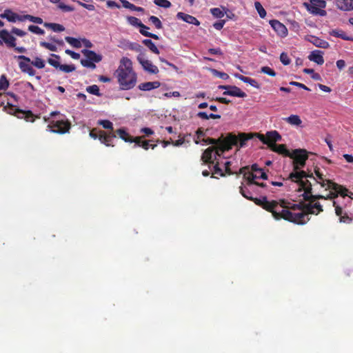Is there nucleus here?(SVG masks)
<instances>
[{
	"label": "nucleus",
	"mask_w": 353,
	"mask_h": 353,
	"mask_svg": "<svg viewBox=\"0 0 353 353\" xmlns=\"http://www.w3.org/2000/svg\"><path fill=\"white\" fill-rule=\"evenodd\" d=\"M293 159V172L289 179L298 183L299 192H303L302 199L314 201L316 199L343 198L348 196V190L327 178L323 171L317 166L313 170H301L309 156H288Z\"/></svg>",
	"instance_id": "obj_1"
},
{
	"label": "nucleus",
	"mask_w": 353,
	"mask_h": 353,
	"mask_svg": "<svg viewBox=\"0 0 353 353\" xmlns=\"http://www.w3.org/2000/svg\"><path fill=\"white\" fill-rule=\"evenodd\" d=\"M335 198H323L316 199L305 203L303 201L299 202L298 204H291L284 199L279 201H268L265 196L261 198L251 197L247 199L252 201L264 209V210L271 212L272 217L275 220L284 219L286 221L293 223L299 225H304L310 219V214L318 215L323 212L322 205L319 203H314L318 199H334Z\"/></svg>",
	"instance_id": "obj_2"
},
{
	"label": "nucleus",
	"mask_w": 353,
	"mask_h": 353,
	"mask_svg": "<svg viewBox=\"0 0 353 353\" xmlns=\"http://www.w3.org/2000/svg\"><path fill=\"white\" fill-rule=\"evenodd\" d=\"M254 137H256L260 141L268 147L273 152H277L279 154H316L314 152H307L305 149H295L291 153L285 147V145L276 144V142L281 141V136L276 131L268 132L265 135L258 134H245L239 133L236 135L232 133L228 134L225 137H221L218 140L210 139V143L216 144L219 150L221 152H228L233 146L237 148H244L248 145V142L250 141Z\"/></svg>",
	"instance_id": "obj_3"
},
{
	"label": "nucleus",
	"mask_w": 353,
	"mask_h": 353,
	"mask_svg": "<svg viewBox=\"0 0 353 353\" xmlns=\"http://www.w3.org/2000/svg\"><path fill=\"white\" fill-rule=\"evenodd\" d=\"M116 73L121 90H128L135 86L137 77L132 70L130 59L127 57L122 58Z\"/></svg>",
	"instance_id": "obj_4"
},
{
	"label": "nucleus",
	"mask_w": 353,
	"mask_h": 353,
	"mask_svg": "<svg viewBox=\"0 0 353 353\" xmlns=\"http://www.w3.org/2000/svg\"><path fill=\"white\" fill-rule=\"evenodd\" d=\"M20 97L16 94L8 92L7 93L0 92V107L4 105L7 103V105L4 106L5 110L10 114L16 116L19 119L22 118V110L18 106Z\"/></svg>",
	"instance_id": "obj_5"
},
{
	"label": "nucleus",
	"mask_w": 353,
	"mask_h": 353,
	"mask_svg": "<svg viewBox=\"0 0 353 353\" xmlns=\"http://www.w3.org/2000/svg\"><path fill=\"white\" fill-rule=\"evenodd\" d=\"M117 134L121 139L125 142L134 143V147H141L148 150L150 147L154 148L156 145L150 143V141L143 140L141 137H133L130 136L123 128H120L117 130Z\"/></svg>",
	"instance_id": "obj_6"
},
{
	"label": "nucleus",
	"mask_w": 353,
	"mask_h": 353,
	"mask_svg": "<svg viewBox=\"0 0 353 353\" xmlns=\"http://www.w3.org/2000/svg\"><path fill=\"white\" fill-rule=\"evenodd\" d=\"M304 5L307 11L313 14L322 17L326 15V11L323 10L326 6L325 0H310L308 3H305Z\"/></svg>",
	"instance_id": "obj_7"
},
{
	"label": "nucleus",
	"mask_w": 353,
	"mask_h": 353,
	"mask_svg": "<svg viewBox=\"0 0 353 353\" xmlns=\"http://www.w3.org/2000/svg\"><path fill=\"white\" fill-rule=\"evenodd\" d=\"M90 136L94 139H99L101 143L107 146L113 145V141L116 139V135L112 132L106 133L103 131H97V129H93L90 132Z\"/></svg>",
	"instance_id": "obj_8"
},
{
	"label": "nucleus",
	"mask_w": 353,
	"mask_h": 353,
	"mask_svg": "<svg viewBox=\"0 0 353 353\" xmlns=\"http://www.w3.org/2000/svg\"><path fill=\"white\" fill-rule=\"evenodd\" d=\"M239 174H242L243 178L247 180V186H251L253 181L256 179H267L268 175L264 172H250L248 167H242L239 169Z\"/></svg>",
	"instance_id": "obj_9"
},
{
	"label": "nucleus",
	"mask_w": 353,
	"mask_h": 353,
	"mask_svg": "<svg viewBox=\"0 0 353 353\" xmlns=\"http://www.w3.org/2000/svg\"><path fill=\"white\" fill-rule=\"evenodd\" d=\"M201 157L203 163L209 165V169L211 170V172H212V173L221 176H225L223 170L220 168V167H219L216 156H201Z\"/></svg>",
	"instance_id": "obj_10"
},
{
	"label": "nucleus",
	"mask_w": 353,
	"mask_h": 353,
	"mask_svg": "<svg viewBox=\"0 0 353 353\" xmlns=\"http://www.w3.org/2000/svg\"><path fill=\"white\" fill-rule=\"evenodd\" d=\"M48 128L52 132L63 134L68 131L69 124L63 119L52 120L48 125Z\"/></svg>",
	"instance_id": "obj_11"
},
{
	"label": "nucleus",
	"mask_w": 353,
	"mask_h": 353,
	"mask_svg": "<svg viewBox=\"0 0 353 353\" xmlns=\"http://www.w3.org/2000/svg\"><path fill=\"white\" fill-rule=\"evenodd\" d=\"M137 61L141 65L143 70L147 71L150 74H157L159 72L158 68L153 65L152 63L145 58V55L140 53L137 56Z\"/></svg>",
	"instance_id": "obj_12"
},
{
	"label": "nucleus",
	"mask_w": 353,
	"mask_h": 353,
	"mask_svg": "<svg viewBox=\"0 0 353 353\" xmlns=\"http://www.w3.org/2000/svg\"><path fill=\"white\" fill-rule=\"evenodd\" d=\"M16 39L6 30H0V44L4 43L7 47H15Z\"/></svg>",
	"instance_id": "obj_13"
},
{
	"label": "nucleus",
	"mask_w": 353,
	"mask_h": 353,
	"mask_svg": "<svg viewBox=\"0 0 353 353\" xmlns=\"http://www.w3.org/2000/svg\"><path fill=\"white\" fill-rule=\"evenodd\" d=\"M270 25L281 37H285L288 35V29L282 23L276 19L270 21Z\"/></svg>",
	"instance_id": "obj_14"
},
{
	"label": "nucleus",
	"mask_w": 353,
	"mask_h": 353,
	"mask_svg": "<svg viewBox=\"0 0 353 353\" xmlns=\"http://www.w3.org/2000/svg\"><path fill=\"white\" fill-rule=\"evenodd\" d=\"M0 17L6 19L10 22H16L17 21H22V16H20L11 10H5L3 13L0 14Z\"/></svg>",
	"instance_id": "obj_15"
},
{
	"label": "nucleus",
	"mask_w": 353,
	"mask_h": 353,
	"mask_svg": "<svg viewBox=\"0 0 353 353\" xmlns=\"http://www.w3.org/2000/svg\"><path fill=\"white\" fill-rule=\"evenodd\" d=\"M223 94V95H229L240 98H244L247 96L245 92H243L239 88L235 85H230L228 90L225 91Z\"/></svg>",
	"instance_id": "obj_16"
},
{
	"label": "nucleus",
	"mask_w": 353,
	"mask_h": 353,
	"mask_svg": "<svg viewBox=\"0 0 353 353\" xmlns=\"http://www.w3.org/2000/svg\"><path fill=\"white\" fill-rule=\"evenodd\" d=\"M176 17L177 19H181L183 21L190 24H193L197 26L200 25V22L197 20L196 18L192 15L181 12H179L176 14Z\"/></svg>",
	"instance_id": "obj_17"
},
{
	"label": "nucleus",
	"mask_w": 353,
	"mask_h": 353,
	"mask_svg": "<svg viewBox=\"0 0 353 353\" xmlns=\"http://www.w3.org/2000/svg\"><path fill=\"white\" fill-rule=\"evenodd\" d=\"M323 52L321 50H314L311 52L308 56V59L311 61L316 63L318 65H322L324 63Z\"/></svg>",
	"instance_id": "obj_18"
},
{
	"label": "nucleus",
	"mask_w": 353,
	"mask_h": 353,
	"mask_svg": "<svg viewBox=\"0 0 353 353\" xmlns=\"http://www.w3.org/2000/svg\"><path fill=\"white\" fill-rule=\"evenodd\" d=\"M82 53L84 56L92 61L93 63H99L102 60V56L101 54H97L95 52L90 50H83Z\"/></svg>",
	"instance_id": "obj_19"
},
{
	"label": "nucleus",
	"mask_w": 353,
	"mask_h": 353,
	"mask_svg": "<svg viewBox=\"0 0 353 353\" xmlns=\"http://www.w3.org/2000/svg\"><path fill=\"white\" fill-rule=\"evenodd\" d=\"M308 41L318 48H327L330 46L329 43L327 41L321 39L315 36H310V39H308Z\"/></svg>",
	"instance_id": "obj_20"
},
{
	"label": "nucleus",
	"mask_w": 353,
	"mask_h": 353,
	"mask_svg": "<svg viewBox=\"0 0 353 353\" xmlns=\"http://www.w3.org/2000/svg\"><path fill=\"white\" fill-rule=\"evenodd\" d=\"M160 85L161 83L159 81H150L139 84L138 88L139 90L143 91H150L153 89L158 88Z\"/></svg>",
	"instance_id": "obj_21"
},
{
	"label": "nucleus",
	"mask_w": 353,
	"mask_h": 353,
	"mask_svg": "<svg viewBox=\"0 0 353 353\" xmlns=\"http://www.w3.org/2000/svg\"><path fill=\"white\" fill-rule=\"evenodd\" d=\"M234 76L240 79L241 81H242L244 83H248L250 84V85H252V87L255 88H260V85L258 83V82L254 79H251L250 77H245V76H243L239 73H235L234 74Z\"/></svg>",
	"instance_id": "obj_22"
},
{
	"label": "nucleus",
	"mask_w": 353,
	"mask_h": 353,
	"mask_svg": "<svg viewBox=\"0 0 353 353\" xmlns=\"http://www.w3.org/2000/svg\"><path fill=\"white\" fill-rule=\"evenodd\" d=\"M337 6L341 10H353V0H341L338 2Z\"/></svg>",
	"instance_id": "obj_23"
},
{
	"label": "nucleus",
	"mask_w": 353,
	"mask_h": 353,
	"mask_svg": "<svg viewBox=\"0 0 353 353\" xmlns=\"http://www.w3.org/2000/svg\"><path fill=\"white\" fill-rule=\"evenodd\" d=\"M330 34L337 38H341L345 41H353V38L352 37L347 36L345 32L341 30H332L330 32Z\"/></svg>",
	"instance_id": "obj_24"
},
{
	"label": "nucleus",
	"mask_w": 353,
	"mask_h": 353,
	"mask_svg": "<svg viewBox=\"0 0 353 353\" xmlns=\"http://www.w3.org/2000/svg\"><path fill=\"white\" fill-rule=\"evenodd\" d=\"M50 58L48 59V63L55 68L56 69L60 68L61 64L60 63L61 57L59 55L55 54H51Z\"/></svg>",
	"instance_id": "obj_25"
},
{
	"label": "nucleus",
	"mask_w": 353,
	"mask_h": 353,
	"mask_svg": "<svg viewBox=\"0 0 353 353\" xmlns=\"http://www.w3.org/2000/svg\"><path fill=\"white\" fill-rule=\"evenodd\" d=\"M43 26L55 32H60L65 30L64 26L59 23L46 22L43 23Z\"/></svg>",
	"instance_id": "obj_26"
},
{
	"label": "nucleus",
	"mask_w": 353,
	"mask_h": 353,
	"mask_svg": "<svg viewBox=\"0 0 353 353\" xmlns=\"http://www.w3.org/2000/svg\"><path fill=\"white\" fill-rule=\"evenodd\" d=\"M143 44H144L149 50L154 54H159L160 53L159 49L155 46L154 42L149 39H145L142 41Z\"/></svg>",
	"instance_id": "obj_27"
},
{
	"label": "nucleus",
	"mask_w": 353,
	"mask_h": 353,
	"mask_svg": "<svg viewBox=\"0 0 353 353\" xmlns=\"http://www.w3.org/2000/svg\"><path fill=\"white\" fill-rule=\"evenodd\" d=\"M127 21L132 26L145 28V25L135 17H128Z\"/></svg>",
	"instance_id": "obj_28"
},
{
	"label": "nucleus",
	"mask_w": 353,
	"mask_h": 353,
	"mask_svg": "<svg viewBox=\"0 0 353 353\" xmlns=\"http://www.w3.org/2000/svg\"><path fill=\"white\" fill-rule=\"evenodd\" d=\"M148 29H149V27H148L145 25V28H139V32L144 37H150V38H152V39H154L156 40L159 39V37L158 35L148 32Z\"/></svg>",
	"instance_id": "obj_29"
},
{
	"label": "nucleus",
	"mask_w": 353,
	"mask_h": 353,
	"mask_svg": "<svg viewBox=\"0 0 353 353\" xmlns=\"http://www.w3.org/2000/svg\"><path fill=\"white\" fill-rule=\"evenodd\" d=\"M285 121L288 123L294 125H299L301 123V120L300 117L298 115L295 114L290 115V117L285 119Z\"/></svg>",
	"instance_id": "obj_30"
},
{
	"label": "nucleus",
	"mask_w": 353,
	"mask_h": 353,
	"mask_svg": "<svg viewBox=\"0 0 353 353\" xmlns=\"http://www.w3.org/2000/svg\"><path fill=\"white\" fill-rule=\"evenodd\" d=\"M65 40L74 48H80L81 47V41L76 38L65 37Z\"/></svg>",
	"instance_id": "obj_31"
},
{
	"label": "nucleus",
	"mask_w": 353,
	"mask_h": 353,
	"mask_svg": "<svg viewBox=\"0 0 353 353\" xmlns=\"http://www.w3.org/2000/svg\"><path fill=\"white\" fill-rule=\"evenodd\" d=\"M210 13L215 18L221 19L224 17L225 13L226 12H224L223 10H221L219 8H213L210 9Z\"/></svg>",
	"instance_id": "obj_32"
},
{
	"label": "nucleus",
	"mask_w": 353,
	"mask_h": 353,
	"mask_svg": "<svg viewBox=\"0 0 353 353\" xmlns=\"http://www.w3.org/2000/svg\"><path fill=\"white\" fill-rule=\"evenodd\" d=\"M29 20L30 21L37 23L42 24L43 23V19L39 17H34L30 14H23V21Z\"/></svg>",
	"instance_id": "obj_33"
},
{
	"label": "nucleus",
	"mask_w": 353,
	"mask_h": 353,
	"mask_svg": "<svg viewBox=\"0 0 353 353\" xmlns=\"http://www.w3.org/2000/svg\"><path fill=\"white\" fill-rule=\"evenodd\" d=\"M239 193L247 199H251L252 198L251 190L245 186H239Z\"/></svg>",
	"instance_id": "obj_34"
},
{
	"label": "nucleus",
	"mask_w": 353,
	"mask_h": 353,
	"mask_svg": "<svg viewBox=\"0 0 353 353\" xmlns=\"http://www.w3.org/2000/svg\"><path fill=\"white\" fill-rule=\"evenodd\" d=\"M86 91L88 92H89L90 94L96 95L97 97L101 96V93L99 91V88L98 85H92L90 86H88L86 88Z\"/></svg>",
	"instance_id": "obj_35"
},
{
	"label": "nucleus",
	"mask_w": 353,
	"mask_h": 353,
	"mask_svg": "<svg viewBox=\"0 0 353 353\" xmlns=\"http://www.w3.org/2000/svg\"><path fill=\"white\" fill-rule=\"evenodd\" d=\"M35 118H39V117L32 114L30 110H23V119L26 121L33 122Z\"/></svg>",
	"instance_id": "obj_36"
},
{
	"label": "nucleus",
	"mask_w": 353,
	"mask_h": 353,
	"mask_svg": "<svg viewBox=\"0 0 353 353\" xmlns=\"http://www.w3.org/2000/svg\"><path fill=\"white\" fill-rule=\"evenodd\" d=\"M254 6L256 10H257L261 18H264L266 16V11L262 6L260 2L256 1L254 3Z\"/></svg>",
	"instance_id": "obj_37"
},
{
	"label": "nucleus",
	"mask_w": 353,
	"mask_h": 353,
	"mask_svg": "<svg viewBox=\"0 0 353 353\" xmlns=\"http://www.w3.org/2000/svg\"><path fill=\"white\" fill-rule=\"evenodd\" d=\"M28 30L30 31L31 32L38 34V35H43L45 33V31L40 28L39 26H34V25H30L28 26Z\"/></svg>",
	"instance_id": "obj_38"
},
{
	"label": "nucleus",
	"mask_w": 353,
	"mask_h": 353,
	"mask_svg": "<svg viewBox=\"0 0 353 353\" xmlns=\"http://www.w3.org/2000/svg\"><path fill=\"white\" fill-rule=\"evenodd\" d=\"M149 21L157 29H161L163 28L162 23L160 19L155 16H150Z\"/></svg>",
	"instance_id": "obj_39"
},
{
	"label": "nucleus",
	"mask_w": 353,
	"mask_h": 353,
	"mask_svg": "<svg viewBox=\"0 0 353 353\" xmlns=\"http://www.w3.org/2000/svg\"><path fill=\"white\" fill-rule=\"evenodd\" d=\"M39 45L43 47V48H45L46 49H48L50 51H52V52H57V48L55 45L52 44V43H48V42H46V41H40L39 43Z\"/></svg>",
	"instance_id": "obj_40"
},
{
	"label": "nucleus",
	"mask_w": 353,
	"mask_h": 353,
	"mask_svg": "<svg viewBox=\"0 0 353 353\" xmlns=\"http://www.w3.org/2000/svg\"><path fill=\"white\" fill-rule=\"evenodd\" d=\"M212 73L216 76L222 79L227 80L230 78L229 75L223 72H220L216 69H211Z\"/></svg>",
	"instance_id": "obj_41"
},
{
	"label": "nucleus",
	"mask_w": 353,
	"mask_h": 353,
	"mask_svg": "<svg viewBox=\"0 0 353 353\" xmlns=\"http://www.w3.org/2000/svg\"><path fill=\"white\" fill-rule=\"evenodd\" d=\"M128 48L130 50H134L137 52H141L142 51V46L137 43H133V42H128Z\"/></svg>",
	"instance_id": "obj_42"
},
{
	"label": "nucleus",
	"mask_w": 353,
	"mask_h": 353,
	"mask_svg": "<svg viewBox=\"0 0 353 353\" xmlns=\"http://www.w3.org/2000/svg\"><path fill=\"white\" fill-rule=\"evenodd\" d=\"M81 63L83 67L91 68V69H95L96 65L94 63L89 60L88 59H82L81 60Z\"/></svg>",
	"instance_id": "obj_43"
},
{
	"label": "nucleus",
	"mask_w": 353,
	"mask_h": 353,
	"mask_svg": "<svg viewBox=\"0 0 353 353\" xmlns=\"http://www.w3.org/2000/svg\"><path fill=\"white\" fill-rule=\"evenodd\" d=\"M154 3L157 6L164 8H168L172 6L168 0H154Z\"/></svg>",
	"instance_id": "obj_44"
},
{
	"label": "nucleus",
	"mask_w": 353,
	"mask_h": 353,
	"mask_svg": "<svg viewBox=\"0 0 353 353\" xmlns=\"http://www.w3.org/2000/svg\"><path fill=\"white\" fill-rule=\"evenodd\" d=\"M75 70H76V67L73 64H71V65L61 64V65L59 68V70L66 72V73L72 72L74 71Z\"/></svg>",
	"instance_id": "obj_45"
},
{
	"label": "nucleus",
	"mask_w": 353,
	"mask_h": 353,
	"mask_svg": "<svg viewBox=\"0 0 353 353\" xmlns=\"http://www.w3.org/2000/svg\"><path fill=\"white\" fill-rule=\"evenodd\" d=\"M32 64L39 69L43 68L45 67L44 61L39 57H36L35 59L32 62Z\"/></svg>",
	"instance_id": "obj_46"
},
{
	"label": "nucleus",
	"mask_w": 353,
	"mask_h": 353,
	"mask_svg": "<svg viewBox=\"0 0 353 353\" xmlns=\"http://www.w3.org/2000/svg\"><path fill=\"white\" fill-rule=\"evenodd\" d=\"M99 124L102 125L103 128L112 130L113 129V123L109 120H99Z\"/></svg>",
	"instance_id": "obj_47"
},
{
	"label": "nucleus",
	"mask_w": 353,
	"mask_h": 353,
	"mask_svg": "<svg viewBox=\"0 0 353 353\" xmlns=\"http://www.w3.org/2000/svg\"><path fill=\"white\" fill-rule=\"evenodd\" d=\"M9 82L5 75H1L0 78V90H5L8 88Z\"/></svg>",
	"instance_id": "obj_48"
},
{
	"label": "nucleus",
	"mask_w": 353,
	"mask_h": 353,
	"mask_svg": "<svg viewBox=\"0 0 353 353\" xmlns=\"http://www.w3.org/2000/svg\"><path fill=\"white\" fill-rule=\"evenodd\" d=\"M57 7H58V8H59L60 10H61L63 12H72L74 10L73 7H72L70 6L65 5L62 2L59 3L57 5Z\"/></svg>",
	"instance_id": "obj_49"
},
{
	"label": "nucleus",
	"mask_w": 353,
	"mask_h": 353,
	"mask_svg": "<svg viewBox=\"0 0 353 353\" xmlns=\"http://www.w3.org/2000/svg\"><path fill=\"white\" fill-rule=\"evenodd\" d=\"M280 61L284 65H288L290 63L291 61L288 55L285 52H282L280 55Z\"/></svg>",
	"instance_id": "obj_50"
},
{
	"label": "nucleus",
	"mask_w": 353,
	"mask_h": 353,
	"mask_svg": "<svg viewBox=\"0 0 353 353\" xmlns=\"http://www.w3.org/2000/svg\"><path fill=\"white\" fill-rule=\"evenodd\" d=\"M23 72L28 73L30 76H34L36 73V71L31 65L23 63Z\"/></svg>",
	"instance_id": "obj_51"
},
{
	"label": "nucleus",
	"mask_w": 353,
	"mask_h": 353,
	"mask_svg": "<svg viewBox=\"0 0 353 353\" xmlns=\"http://www.w3.org/2000/svg\"><path fill=\"white\" fill-rule=\"evenodd\" d=\"M261 72H263V73H265V74H267L270 76H272V77H274L276 76V72L275 71L270 68V67L268 66H263L261 68Z\"/></svg>",
	"instance_id": "obj_52"
},
{
	"label": "nucleus",
	"mask_w": 353,
	"mask_h": 353,
	"mask_svg": "<svg viewBox=\"0 0 353 353\" xmlns=\"http://www.w3.org/2000/svg\"><path fill=\"white\" fill-rule=\"evenodd\" d=\"M77 2L79 5H80L81 6L83 7L84 8H85L90 11H93L95 9L94 6L92 4H87V3H83L79 1H77Z\"/></svg>",
	"instance_id": "obj_53"
},
{
	"label": "nucleus",
	"mask_w": 353,
	"mask_h": 353,
	"mask_svg": "<svg viewBox=\"0 0 353 353\" xmlns=\"http://www.w3.org/2000/svg\"><path fill=\"white\" fill-rule=\"evenodd\" d=\"M225 23V20H219L216 22H215L214 24H213V27L217 30H221L224 25Z\"/></svg>",
	"instance_id": "obj_54"
},
{
	"label": "nucleus",
	"mask_w": 353,
	"mask_h": 353,
	"mask_svg": "<svg viewBox=\"0 0 353 353\" xmlns=\"http://www.w3.org/2000/svg\"><path fill=\"white\" fill-rule=\"evenodd\" d=\"M65 52L70 55L74 59H79L80 58V54L77 52H75L71 50L67 49Z\"/></svg>",
	"instance_id": "obj_55"
},
{
	"label": "nucleus",
	"mask_w": 353,
	"mask_h": 353,
	"mask_svg": "<svg viewBox=\"0 0 353 353\" xmlns=\"http://www.w3.org/2000/svg\"><path fill=\"white\" fill-rule=\"evenodd\" d=\"M290 85L297 86L300 88L304 89L305 90H308V91L310 90V89L309 88H307L306 85H305L304 84H303L301 83L296 82V81H290Z\"/></svg>",
	"instance_id": "obj_56"
},
{
	"label": "nucleus",
	"mask_w": 353,
	"mask_h": 353,
	"mask_svg": "<svg viewBox=\"0 0 353 353\" xmlns=\"http://www.w3.org/2000/svg\"><path fill=\"white\" fill-rule=\"evenodd\" d=\"M338 216H339L340 223H349L352 221V219L350 217H348V215L347 214H343Z\"/></svg>",
	"instance_id": "obj_57"
},
{
	"label": "nucleus",
	"mask_w": 353,
	"mask_h": 353,
	"mask_svg": "<svg viewBox=\"0 0 353 353\" xmlns=\"http://www.w3.org/2000/svg\"><path fill=\"white\" fill-rule=\"evenodd\" d=\"M208 52L211 54L222 55L223 52L220 48H210Z\"/></svg>",
	"instance_id": "obj_58"
},
{
	"label": "nucleus",
	"mask_w": 353,
	"mask_h": 353,
	"mask_svg": "<svg viewBox=\"0 0 353 353\" xmlns=\"http://www.w3.org/2000/svg\"><path fill=\"white\" fill-rule=\"evenodd\" d=\"M333 206L335 208V215L336 216H341L342 215V208L339 206L336 205V201H333Z\"/></svg>",
	"instance_id": "obj_59"
},
{
	"label": "nucleus",
	"mask_w": 353,
	"mask_h": 353,
	"mask_svg": "<svg viewBox=\"0 0 353 353\" xmlns=\"http://www.w3.org/2000/svg\"><path fill=\"white\" fill-rule=\"evenodd\" d=\"M50 41H52L60 46H63L64 45V42L63 40H59V39H57L55 38L54 36H50L48 38Z\"/></svg>",
	"instance_id": "obj_60"
},
{
	"label": "nucleus",
	"mask_w": 353,
	"mask_h": 353,
	"mask_svg": "<svg viewBox=\"0 0 353 353\" xmlns=\"http://www.w3.org/2000/svg\"><path fill=\"white\" fill-rule=\"evenodd\" d=\"M141 132L147 136H150L154 133L153 130L149 128H141Z\"/></svg>",
	"instance_id": "obj_61"
},
{
	"label": "nucleus",
	"mask_w": 353,
	"mask_h": 353,
	"mask_svg": "<svg viewBox=\"0 0 353 353\" xmlns=\"http://www.w3.org/2000/svg\"><path fill=\"white\" fill-rule=\"evenodd\" d=\"M196 116L202 119H209V115L205 112H199L197 113Z\"/></svg>",
	"instance_id": "obj_62"
},
{
	"label": "nucleus",
	"mask_w": 353,
	"mask_h": 353,
	"mask_svg": "<svg viewBox=\"0 0 353 353\" xmlns=\"http://www.w3.org/2000/svg\"><path fill=\"white\" fill-rule=\"evenodd\" d=\"M163 95L166 97H177L180 96V93L177 91H174V92H166Z\"/></svg>",
	"instance_id": "obj_63"
},
{
	"label": "nucleus",
	"mask_w": 353,
	"mask_h": 353,
	"mask_svg": "<svg viewBox=\"0 0 353 353\" xmlns=\"http://www.w3.org/2000/svg\"><path fill=\"white\" fill-rule=\"evenodd\" d=\"M336 66L339 70H342L345 66V62L344 60L340 59L336 61Z\"/></svg>",
	"instance_id": "obj_64"
}]
</instances>
